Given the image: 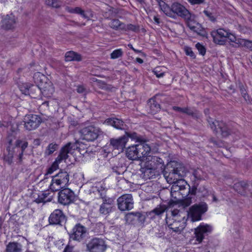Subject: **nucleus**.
I'll return each instance as SVG.
<instances>
[{
	"label": "nucleus",
	"mask_w": 252,
	"mask_h": 252,
	"mask_svg": "<svg viewBox=\"0 0 252 252\" xmlns=\"http://www.w3.org/2000/svg\"><path fill=\"white\" fill-rule=\"evenodd\" d=\"M207 204L202 202L192 206L189 208L188 215L192 221H198L201 220L202 215L207 212Z\"/></svg>",
	"instance_id": "nucleus-9"
},
{
	"label": "nucleus",
	"mask_w": 252,
	"mask_h": 252,
	"mask_svg": "<svg viewBox=\"0 0 252 252\" xmlns=\"http://www.w3.org/2000/svg\"><path fill=\"white\" fill-rule=\"evenodd\" d=\"M154 20L156 23H157V24L159 23V19L157 17L155 16L154 18Z\"/></svg>",
	"instance_id": "nucleus-61"
},
{
	"label": "nucleus",
	"mask_w": 252,
	"mask_h": 252,
	"mask_svg": "<svg viewBox=\"0 0 252 252\" xmlns=\"http://www.w3.org/2000/svg\"><path fill=\"white\" fill-rule=\"evenodd\" d=\"M74 197L73 191L68 188L62 189L58 193V201L63 205H67L72 203Z\"/></svg>",
	"instance_id": "nucleus-12"
},
{
	"label": "nucleus",
	"mask_w": 252,
	"mask_h": 252,
	"mask_svg": "<svg viewBox=\"0 0 252 252\" xmlns=\"http://www.w3.org/2000/svg\"><path fill=\"white\" fill-rule=\"evenodd\" d=\"M208 122L211 129L217 133H220L223 137H226L230 134L229 129L225 123L218 121H213L209 118Z\"/></svg>",
	"instance_id": "nucleus-11"
},
{
	"label": "nucleus",
	"mask_w": 252,
	"mask_h": 252,
	"mask_svg": "<svg viewBox=\"0 0 252 252\" xmlns=\"http://www.w3.org/2000/svg\"><path fill=\"white\" fill-rule=\"evenodd\" d=\"M58 148V145L56 143H50L47 147L45 151V154L47 156L50 155L56 151Z\"/></svg>",
	"instance_id": "nucleus-42"
},
{
	"label": "nucleus",
	"mask_w": 252,
	"mask_h": 252,
	"mask_svg": "<svg viewBox=\"0 0 252 252\" xmlns=\"http://www.w3.org/2000/svg\"><path fill=\"white\" fill-rule=\"evenodd\" d=\"M163 67L158 66L154 68L153 72L158 78L162 77L164 75L165 71L163 70Z\"/></svg>",
	"instance_id": "nucleus-43"
},
{
	"label": "nucleus",
	"mask_w": 252,
	"mask_h": 252,
	"mask_svg": "<svg viewBox=\"0 0 252 252\" xmlns=\"http://www.w3.org/2000/svg\"><path fill=\"white\" fill-rule=\"evenodd\" d=\"M182 183H184V180H179L178 181H176V182L171 183L172 184V187L171 188V194L172 197H174V194L176 195L177 193H179L180 188L179 187H181ZM175 198H176V196H174Z\"/></svg>",
	"instance_id": "nucleus-34"
},
{
	"label": "nucleus",
	"mask_w": 252,
	"mask_h": 252,
	"mask_svg": "<svg viewBox=\"0 0 252 252\" xmlns=\"http://www.w3.org/2000/svg\"><path fill=\"white\" fill-rule=\"evenodd\" d=\"M82 138L87 141H94L102 134L101 130L97 126H89L81 129Z\"/></svg>",
	"instance_id": "nucleus-8"
},
{
	"label": "nucleus",
	"mask_w": 252,
	"mask_h": 252,
	"mask_svg": "<svg viewBox=\"0 0 252 252\" xmlns=\"http://www.w3.org/2000/svg\"><path fill=\"white\" fill-rule=\"evenodd\" d=\"M138 220L140 222H142L144 220V217L140 213V217L136 218V221Z\"/></svg>",
	"instance_id": "nucleus-59"
},
{
	"label": "nucleus",
	"mask_w": 252,
	"mask_h": 252,
	"mask_svg": "<svg viewBox=\"0 0 252 252\" xmlns=\"http://www.w3.org/2000/svg\"><path fill=\"white\" fill-rule=\"evenodd\" d=\"M239 47H244L252 51V41L243 39L238 41Z\"/></svg>",
	"instance_id": "nucleus-41"
},
{
	"label": "nucleus",
	"mask_w": 252,
	"mask_h": 252,
	"mask_svg": "<svg viewBox=\"0 0 252 252\" xmlns=\"http://www.w3.org/2000/svg\"><path fill=\"white\" fill-rule=\"evenodd\" d=\"M45 3L47 5L55 8L59 7L61 5V2L58 0H46Z\"/></svg>",
	"instance_id": "nucleus-45"
},
{
	"label": "nucleus",
	"mask_w": 252,
	"mask_h": 252,
	"mask_svg": "<svg viewBox=\"0 0 252 252\" xmlns=\"http://www.w3.org/2000/svg\"><path fill=\"white\" fill-rule=\"evenodd\" d=\"M8 143H9V145H11L13 139L12 138H10V137H8Z\"/></svg>",
	"instance_id": "nucleus-64"
},
{
	"label": "nucleus",
	"mask_w": 252,
	"mask_h": 252,
	"mask_svg": "<svg viewBox=\"0 0 252 252\" xmlns=\"http://www.w3.org/2000/svg\"><path fill=\"white\" fill-rule=\"evenodd\" d=\"M137 149L138 150L139 158L146 156L151 151V147L146 143H140L136 144Z\"/></svg>",
	"instance_id": "nucleus-26"
},
{
	"label": "nucleus",
	"mask_w": 252,
	"mask_h": 252,
	"mask_svg": "<svg viewBox=\"0 0 252 252\" xmlns=\"http://www.w3.org/2000/svg\"><path fill=\"white\" fill-rule=\"evenodd\" d=\"M65 10L68 12L70 13H76L81 15L84 18H87L88 16L85 13V12L83 10H82L80 7H70L69 6H66Z\"/></svg>",
	"instance_id": "nucleus-36"
},
{
	"label": "nucleus",
	"mask_w": 252,
	"mask_h": 252,
	"mask_svg": "<svg viewBox=\"0 0 252 252\" xmlns=\"http://www.w3.org/2000/svg\"><path fill=\"white\" fill-rule=\"evenodd\" d=\"M137 30V28L135 26L132 25V24H128L127 25H126L124 24V28L123 29V30L125 31H135Z\"/></svg>",
	"instance_id": "nucleus-51"
},
{
	"label": "nucleus",
	"mask_w": 252,
	"mask_h": 252,
	"mask_svg": "<svg viewBox=\"0 0 252 252\" xmlns=\"http://www.w3.org/2000/svg\"><path fill=\"white\" fill-rule=\"evenodd\" d=\"M191 5L200 4L203 3L205 0H187Z\"/></svg>",
	"instance_id": "nucleus-53"
},
{
	"label": "nucleus",
	"mask_w": 252,
	"mask_h": 252,
	"mask_svg": "<svg viewBox=\"0 0 252 252\" xmlns=\"http://www.w3.org/2000/svg\"><path fill=\"white\" fill-rule=\"evenodd\" d=\"M165 210V208L163 207L160 206L159 207H157L155 208L153 211V213H154L156 215L159 216L161 214H163Z\"/></svg>",
	"instance_id": "nucleus-47"
},
{
	"label": "nucleus",
	"mask_w": 252,
	"mask_h": 252,
	"mask_svg": "<svg viewBox=\"0 0 252 252\" xmlns=\"http://www.w3.org/2000/svg\"><path fill=\"white\" fill-rule=\"evenodd\" d=\"M212 230V227L207 224L201 223L195 229L196 240L198 243H201L204 238V235L210 233Z\"/></svg>",
	"instance_id": "nucleus-18"
},
{
	"label": "nucleus",
	"mask_w": 252,
	"mask_h": 252,
	"mask_svg": "<svg viewBox=\"0 0 252 252\" xmlns=\"http://www.w3.org/2000/svg\"><path fill=\"white\" fill-rule=\"evenodd\" d=\"M178 165L175 162L168 164L167 167L163 169L164 177L167 182L169 183L176 182V181L181 180L182 175L180 173L181 170L177 166Z\"/></svg>",
	"instance_id": "nucleus-6"
},
{
	"label": "nucleus",
	"mask_w": 252,
	"mask_h": 252,
	"mask_svg": "<svg viewBox=\"0 0 252 252\" xmlns=\"http://www.w3.org/2000/svg\"><path fill=\"white\" fill-rule=\"evenodd\" d=\"M138 153L136 144L128 147L126 150V156L128 158L131 160L139 159Z\"/></svg>",
	"instance_id": "nucleus-27"
},
{
	"label": "nucleus",
	"mask_w": 252,
	"mask_h": 252,
	"mask_svg": "<svg viewBox=\"0 0 252 252\" xmlns=\"http://www.w3.org/2000/svg\"><path fill=\"white\" fill-rule=\"evenodd\" d=\"M86 228L80 224H77L72 229L70 237L74 240L80 241L86 237Z\"/></svg>",
	"instance_id": "nucleus-19"
},
{
	"label": "nucleus",
	"mask_w": 252,
	"mask_h": 252,
	"mask_svg": "<svg viewBox=\"0 0 252 252\" xmlns=\"http://www.w3.org/2000/svg\"><path fill=\"white\" fill-rule=\"evenodd\" d=\"M188 25L189 29L193 31V32L197 33L198 35L203 36V37H207V33L205 30L203 28L200 24H196L194 26L191 25L189 21L187 22Z\"/></svg>",
	"instance_id": "nucleus-30"
},
{
	"label": "nucleus",
	"mask_w": 252,
	"mask_h": 252,
	"mask_svg": "<svg viewBox=\"0 0 252 252\" xmlns=\"http://www.w3.org/2000/svg\"><path fill=\"white\" fill-rule=\"evenodd\" d=\"M240 91L243 97L245 98V99L246 100L247 97H248V95L247 94L246 90L244 88L243 86H241L240 87Z\"/></svg>",
	"instance_id": "nucleus-55"
},
{
	"label": "nucleus",
	"mask_w": 252,
	"mask_h": 252,
	"mask_svg": "<svg viewBox=\"0 0 252 252\" xmlns=\"http://www.w3.org/2000/svg\"><path fill=\"white\" fill-rule=\"evenodd\" d=\"M73 247L67 245L64 249L63 252H73Z\"/></svg>",
	"instance_id": "nucleus-57"
},
{
	"label": "nucleus",
	"mask_w": 252,
	"mask_h": 252,
	"mask_svg": "<svg viewBox=\"0 0 252 252\" xmlns=\"http://www.w3.org/2000/svg\"><path fill=\"white\" fill-rule=\"evenodd\" d=\"M123 55V51L122 49H118L114 50L110 55L112 59H116L121 57Z\"/></svg>",
	"instance_id": "nucleus-44"
},
{
	"label": "nucleus",
	"mask_w": 252,
	"mask_h": 252,
	"mask_svg": "<svg viewBox=\"0 0 252 252\" xmlns=\"http://www.w3.org/2000/svg\"><path fill=\"white\" fill-rule=\"evenodd\" d=\"M118 208L121 211L131 210L133 207V201L131 194H124L117 199Z\"/></svg>",
	"instance_id": "nucleus-14"
},
{
	"label": "nucleus",
	"mask_w": 252,
	"mask_h": 252,
	"mask_svg": "<svg viewBox=\"0 0 252 252\" xmlns=\"http://www.w3.org/2000/svg\"><path fill=\"white\" fill-rule=\"evenodd\" d=\"M233 188L238 193L244 195L247 193V189L252 194V191H251V188H252V184L249 186L244 181L239 182L235 183Z\"/></svg>",
	"instance_id": "nucleus-23"
},
{
	"label": "nucleus",
	"mask_w": 252,
	"mask_h": 252,
	"mask_svg": "<svg viewBox=\"0 0 252 252\" xmlns=\"http://www.w3.org/2000/svg\"><path fill=\"white\" fill-rule=\"evenodd\" d=\"M183 185H182L181 187H179L180 188L179 190V193L181 194L183 197H185L186 196H189V189H188V187H189V185L185 182V181L184 180V183H182Z\"/></svg>",
	"instance_id": "nucleus-40"
},
{
	"label": "nucleus",
	"mask_w": 252,
	"mask_h": 252,
	"mask_svg": "<svg viewBox=\"0 0 252 252\" xmlns=\"http://www.w3.org/2000/svg\"><path fill=\"white\" fill-rule=\"evenodd\" d=\"M44 106H46V107L48 106V101H45L43 102L42 105H41L40 107H43Z\"/></svg>",
	"instance_id": "nucleus-62"
},
{
	"label": "nucleus",
	"mask_w": 252,
	"mask_h": 252,
	"mask_svg": "<svg viewBox=\"0 0 252 252\" xmlns=\"http://www.w3.org/2000/svg\"><path fill=\"white\" fill-rule=\"evenodd\" d=\"M186 221V214L177 209H174L170 215H167L166 218V222L169 228L177 233H181L185 228Z\"/></svg>",
	"instance_id": "nucleus-2"
},
{
	"label": "nucleus",
	"mask_w": 252,
	"mask_h": 252,
	"mask_svg": "<svg viewBox=\"0 0 252 252\" xmlns=\"http://www.w3.org/2000/svg\"><path fill=\"white\" fill-rule=\"evenodd\" d=\"M158 5L160 9L167 16L176 18L177 16H180L188 22L191 18V15L185 6L179 3H174L169 7L164 1L160 0Z\"/></svg>",
	"instance_id": "nucleus-1"
},
{
	"label": "nucleus",
	"mask_w": 252,
	"mask_h": 252,
	"mask_svg": "<svg viewBox=\"0 0 252 252\" xmlns=\"http://www.w3.org/2000/svg\"><path fill=\"white\" fill-rule=\"evenodd\" d=\"M142 164L148 166L156 168L157 169L163 171L164 164L163 160L157 156H147L145 160L141 162Z\"/></svg>",
	"instance_id": "nucleus-15"
},
{
	"label": "nucleus",
	"mask_w": 252,
	"mask_h": 252,
	"mask_svg": "<svg viewBox=\"0 0 252 252\" xmlns=\"http://www.w3.org/2000/svg\"><path fill=\"white\" fill-rule=\"evenodd\" d=\"M81 60V55L73 51L67 52L65 55V60L66 62L80 61Z\"/></svg>",
	"instance_id": "nucleus-32"
},
{
	"label": "nucleus",
	"mask_w": 252,
	"mask_h": 252,
	"mask_svg": "<svg viewBox=\"0 0 252 252\" xmlns=\"http://www.w3.org/2000/svg\"><path fill=\"white\" fill-rule=\"evenodd\" d=\"M228 34V36H227V39H229L230 42L235 43L239 47L238 41H239V40H242L243 38H237L235 35L230 32L229 31Z\"/></svg>",
	"instance_id": "nucleus-46"
},
{
	"label": "nucleus",
	"mask_w": 252,
	"mask_h": 252,
	"mask_svg": "<svg viewBox=\"0 0 252 252\" xmlns=\"http://www.w3.org/2000/svg\"><path fill=\"white\" fill-rule=\"evenodd\" d=\"M28 146V142L23 139H17L15 143V147L8 146L7 148L8 153L4 157V160L9 165L13 162L14 156L16 158V162L21 164L23 160V153Z\"/></svg>",
	"instance_id": "nucleus-3"
},
{
	"label": "nucleus",
	"mask_w": 252,
	"mask_h": 252,
	"mask_svg": "<svg viewBox=\"0 0 252 252\" xmlns=\"http://www.w3.org/2000/svg\"><path fill=\"white\" fill-rule=\"evenodd\" d=\"M124 136H127V140L128 139V137H130L133 139H137L138 138L137 134L135 132H133L132 133L126 132V134Z\"/></svg>",
	"instance_id": "nucleus-54"
},
{
	"label": "nucleus",
	"mask_w": 252,
	"mask_h": 252,
	"mask_svg": "<svg viewBox=\"0 0 252 252\" xmlns=\"http://www.w3.org/2000/svg\"><path fill=\"white\" fill-rule=\"evenodd\" d=\"M33 79L37 84L36 86L39 89V92H41L45 97H51L55 91L53 83L39 72L34 74Z\"/></svg>",
	"instance_id": "nucleus-4"
},
{
	"label": "nucleus",
	"mask_w": 252,
	"mask_h": 252,
	"mask_svg": "<svg viewBox=\"0 0 252 252\" xmlns=\"http://www.w3.org/2000/svg\"><path fill=\"white\" fill-rule=\"evenodd\" d=\"M104 124L112 126L117 129H122L124 128V122L122 120L116 118L107 119L105 121Z\"/></svg>",
	"instance_id": "nucleus-25"
},
{
	"label": "nucleus",
	"mask_w": 252,
	"mask_h": 252,
	"mask_svg": "<svg viewBox=\"0 0 252 252\" xmlns=\"http://www.w3.org/2000/svg\"><path fill=\"white\" fill-rule=\"evenodd\" d=\"M72 144L67 143L61 149L60 154L53 163L51 166L48 168L45 176L51 174L59 168V164L62 161L65 160L68 158V154L71 153L72 150Z\"/></svg>",
	"instance_id": "nucleus-7"
},
{
	"label": "nucleus",
	"mask_w": 252,
	"mask_h": 252,
	"mask_svg": "<svg viewBox=\"0 0 252 252\" xmlns=\"http://www.w3.org/2000/svg\"><path fill=\"white\" fill-rule=\"evenodd\" d=\"M140 172L142 178L145 180H148L158 175L160 172H162V171L141 163Z\"/></svg>",
	"instance_id": "nucleus-17"
},
{
	"label": "nucleus",
	"mask_w": 252,
	"mask_h": 252,
	"mask_svg": "<svg viewBox=\"0 0 252 252\" xmlns=\"http://www.w3.org/2000/svg\"><path fill=\"white\" fill-rule=\"evenodd\" d=\"M34 143L35 145H39V140L38 139L34 140Z\"/></svg>",
	"instance_id": "nucleus-63"
},
{
	"label": "nucleus",
	"mask_w": 252,
	"mask_h": 252,
	"mask_svg": "<svg viewBox=\"0 0 252 252\" xmlns=\"http://www.w3.org/2000/svg\"><path fill=\"white\" fill-rule=\"evenodd\" d=\"M25 128L28 130L36 129L40 124L41 119L36 115H27L24 118Z\"/></svg>",
	"instance_id": "nucleus-13"
},
{
	"label": "nucleus",
	"mask_w": 252,
	"mask_h": 252,
	"mask_svg": "<svg viewBox=\"0 0 252 252\" xmlns=\"http://www.w3.org/2000/svg\"><path fill=\"white\" fill-rule=\"evenodd\" d=\"M185 51L187 55L190 56L193 59L195 58V55L191 48L189 47H185Z\"/></svg>",
	"instance_id": "nucleus-48"
},
{
	"label": "nucleus",
	"mask_w": 252,
	"mask_h": 252,
	"mask_svg": "<svg viewBox=\"0 0 252 252\" xmlns=\"http://www.w3.org/2000/svg\"><path fill=\"white\" fill-rule=\"evenodd\" d=\"M183 113L187 114L189 115L192 116V117H197L196 113L189 108H184Z\"/></svg>",
	"instance_id": "nucleus-50"
},
{
	"label": "nucleus",
	"mask_w": 252,
	"mask_h": 252,
	"mask_svg": "<svg viewBox=\"0 0 252 252\" xmlns=\"http://www.w3.org/2000/svg\"><path fill=\"white\" fill-rule=\"evenodd\" d=\"M173 109L175 111H178L181 113H183L184 110V108H181L177 106L173 107Z\"/></svg>",
	"instance_id": "nucleus-58"
},
{
	"label": "nucleus",
	"mask_w": 252,
	"mask_h": 252,
	"mask_svg": "<svg viewBox=\"0 0 252 252\" xmlns=\"http://www.w3.org/2000/svg\"><path fill=\"white\" fill-rule=\"evenodd\" d=\"M107 248L105 240L101 238H94L87 244V250L89 252H104Z\"/></svg>",
	"instance_id": "nucleus-10"
},
{
	"label": "nucleus",
	"mask_w": 252,
	"mask_h": 252,
	"mask_svg": "<svg viewBox=\"0 0 252 252\" xmlns=\"http://www.w3.org/2000/svg\"><path fill=\"white\" fill-rule=\"evenodd\" d=\"M20 90L23 94L26 95L32 94V91L39 92V89L37 86L28 83L23 84L21 85L20 86Z\"/></svg>",
	"instance_id": "nucleus-28"
},
{
	"label": "nucleus",
	"mask_w": 252,
	"mask_h": 252,
	"mask_svg": "<svg viewBox=\"0 0 252 252\" xmlns=\"http://www.w3.org/2000/svg\"><path fill=\"white\" fill-rule=\"evenodd\" d=\"M65 220V216L60 209H56L52 213L49 218L50 224H61Z\"/></svg>",
	"instance_id": "nucleus-20"
},
{
	"label": "nucleus",
	"mask_w": 252,
	"mask_h": 252,
	"mask_svg": "<svg viewBox=\"0 0 252 252\" xmlns=\"http://www.w3.org/2000/svg\"><path fill=\"white\" fill-rule=\"evenodd\" d=\"M15 25L16 18L12 14L6 15L2 21V26L5 29H12L15 27Z\"/></svg>",
	"instance_id": "nucleus-24"
},
{
	"label": "nucleus",
	"mask_w": 252,
	"mask_h": 252,
	"mask_svg": "<svg viewBox=\"0 0 252 252\" xmlns=\"http://www.w3.org/2000/svg\"><path fill=\"white\" fill-rule=\"evenodd\" d=\"M114 200L110 197H105L103 199V203L99 208V213L102 215H106L109 214L114 207Z\"/></svg>",
	"instance_id": "nucleus-21"
},
{
	"label": "nucleus",
	"mask_w": 252,
	"mask_h": 252,
	"mask_svg": "<svg viewBox=\"0 0 252 252\" xmlns=\"http://www.w3.org/2000/svg\"><path fill=\"white\" fill-rule=\"evenodd\" d=\"M196 48L198 50L199 53L202 55H204L206 53L205 47L201 44L198 43L195 45Z\"/></svg>",
	"instance_id": "nucleus-49"
},
{
	"label": "nucleus",
	"mask_w": 252,
	"mask_h": 252,
	"mask_svg": "<svg viewBox=\"0 0 252 252\" xmlns=\"http://www.w3.org/2000/svg\"><path fill=\"white\" fill-rule=\"evenodd\" d=\"M76 90L80 94H83L86 92V89L83 86H78Z\"/></svg>",
	"instance_id": "nucleus-56"
},
{
	"label": "nucleus",
	"mask_w": 252,
	"mask_h": 252,
	"mask_svg": "<svg viewBox=\"0 0 252 252\" xmlns=\"http://www.w3.org/2000/svg\"><path fill=\"white\" fill-rule=\"evenodd\" d=\"M198 185V183H194V185L191 188H190V186L189 185V187H188L189 190V196H186L185 198L183 200V204L185 206H188L191 203V196L195 194Z\"/></svg>",
	"instance_id": "nucleus-29"
},
{
	"label": "nucleus",
	"mask_w": 252,
	"mask_h": 252,
	"mask_svg": "<svg viewBox=\"0 0 252 252\" xmlns=\"http://www.w3.org/2000/svg\"><path fill=\"white\" fill-rule=\"evenodd\" d=\"M50 194L51 193L48 191L41 193L38 195L37 198H35V202L37 203L50 202L52 200V196Z\"/></svg>",
	"instance_id": "nucleus-31"
},
{
	"label": "nucleus",
	"mask_w": 252,
	"mask_h": 252,
	"mask_svg": "<svg viewBox=\"0 0 252 252\" xmlns=\"http://www.w3.org/2000/svg\"><path fill=\"white\" fill-rule=\"evenodd\" d=\"M109 26L114 30H123L124 28V24L118 19L112 20L109 24Z\"/></svg>",
	"instance_id": "nucleus-38"
},
{
	"label": "nucleus",
	"mask_w": 252,
	"mask_h": 252,
	"mask_svg": "<svg viewBox=\"0 0 252 252\" xmlns=\"http://www.w3.org/2000/svg\"><path fill=\"white\" fill-rule=\"evenodd\" d=\"M127 142V136H123L118 138H112L110 140V145L114 149L122 152Z\"/></svg>",
	"instance_id": "nucleus-22"
},
{
	"label": "nucleus",
	"mask_w": 252,
	"mask_h": 252,
	"mask_svg": "<svg viewBox=\"0 0 252 252\" xmlns=\"http://www.w3.org/2000/svg\"><path fill=\"white\" fill-rule=\"evenodd\" d=\"M136 61H137V62L140 63H143V60L140 58H137L136 59Z\"/></svg>",
	"instance_id": "nucleus-60"
},
{
	"label": "nucleus",
	"mask_w": 252,
	"mask_h": 252,
	"mask_svg": "<svg viewBox=\"0 0 252 252\" xmlns=\"http://www.w3.org/2000/svg\"><path fill=\"white\" fill-rule=\"evenodd\" d=\"M69 179L68 173L66 171H61L52 177L50 189L52 191L60 190L68 185Z\"/></svg>",
	"instance_id": "nucleus-5"
},
{
	"label": "nucleus",
	"mask_w": 252,
	"mask_h": 252,
	"mask_svg": "<svg viewBox=\"0 0 252 252\" xmlns=\"http://www.w3.org/2000/svg\"><path fill=\"white\" fill-rule=\"evenodd\" d=\"M191 178L194 183H198L204 179V173L201 169H197L193 171Z\"/></svg>",
	"instance_id": "nucleus-35"
},
{
	"label": "nucleus",
	"mask_w": 252,
	"mask_h": 252,
	"mask_svg": "<svg viewBox=\"0 0 252 252\" xmlns=\"http://www.w3.org/2000/svg\"><path fill=\"white\" fill-rule=\"evenodd\" d=\"M203 12L205 14V15L207 17H208L211 21L214 22L216 20V18L211 12L207 10H204Z\"/></svg>",
	"instance_id": "nucleus-52"
},
{
	"label": "nucleus",
	"mask_w": 252,
	"mask_h": 252,
	"mask_svg": "<svg viewBox=\"0 0 252 252\" xmlns=\"http://www.w3.org/2000/svg\"><path fill=\"white\" fill-rule=\"evenodd\" d=\"M228 34V30L221 28L213 31L211 33L214 42L220 45H223L225 43Z\"/></svg>",
	"instance_id": "nucleus-16"
},
{
	"label": "nucleus",
	"mask_w": 252,
	"mask_h": 252,
	"mask_svg": "<svg viewBox=\"0 0 252 252\" xmlns=\"http://www.w3.org/2000/svg\"><path fill=\"white\" fill-rule=\"evenodd\" d=\"M150 108L149 113L154 114L159 111L160 105L154 99H150L148 103Z\"/></svg>",
	"instance_id": "nucleus-33"
},
{
	"label": "nucleus",
	"mask_w": 252,
	"mask_h": 252,
	"mask_svg": "<svg viewBox=\"0 0 252 252\" xmlns=\"http://www.w3.org/2000/svg\"><path fill=\"white\" fill-rule=\"evenodd\" d=\"M21 245L18 243H10L7 246V252H21Z\"/></svg>",
	"instance_id": "nucleus-37"
},
{
	"label": "nucleus",
	"mask_w": 252,
	"mask_h": 252,
	"mask_svg": "<svg viewBox=\"0 0 252 252\" xmlns=\"http://www.w3.org/2000/svg\"><path fill=\"white\" fill-rule=\"evenodd\" d=\"M140 217V213H130L126 216V221L129 223H134L136 221V218Z\"/></svg>",
	"instance_id": "nucleus-39"
}]
</instances>
